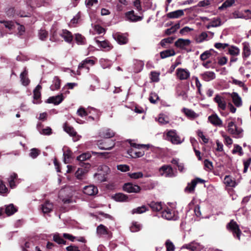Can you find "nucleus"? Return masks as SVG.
<instances>
[{"label":"nucleus","instance_id":"1","mask_svg":"<svg viewBox=\"0 0 251 251\" xmlns=\"http://www.w3.org/2000/svg\"><path fill=\"white\" fill-rule=\"evenodd\" d=\"M167 220L176 221L179 218L178 212L167 207H163L161 202H158V215Z\"/></svg>","mask_w":251,"mask_h":251},{"label":"nucleus","instance_id":"2","mask_svg":"<svg viewBox=\"0 0 251 251\" xmlns=\"http://www.w3.org/2000/svg\"><path fill=\"white\" fill-rule=\"evenodd\" d=\"M165 139L170 141L172 144L178 145L181 144L183 140H181L180 137L177 134L176 130H170L164 135Z\"/></svg>","mask_w":251,"mask_h":251},{"label":"nucleus","instance_id":"3","mask_svg":"<svg viewBox=\"0 0 251 251\" xmlns=\"http://www.w3.org/2000/svg\"><path fill=\"white\" fill-rule=\"evenodd\" d=\"M227 130L235 138H240L242 136L243 129L238 127L234 122H228Z\"/></svg>","mask_w":251,"mask_h":251},{"label":"nucleus","instance_id":"4","mask_svg":"<svg viewBox=\"0 0 251 251\" xmlns=\"http://www.w3.org/2000/svg\"><path fill=\"white\" fill-rule=\"evenodd\" d=\"M227 230L231 232L235 238L238 240L240 239V235L242 233L239 229V226L234 220H231L230 222L226 225Z\"/></svg>","mask_w":251,"mask_h":251},{"label":"nucleus","instance_id":"5","mask_svg":"<svg viewBox=\"0 0 251 251\" xmlns=\"http://www.w3.org/2000/svg\"><path fill=\"white\" fill-rule=\"evenodd\" d=\"M214 100L217 103L218 107L221 114L223 116H226L227 114L222 111H224L226 107V103L225 98L221 95H216L214 99Z\"/></svg>","mask_w":251,"mask_h":251},{"label":"nucleus","instance_id":"6","mask_svg":"<svg viewBox=\"0 0 251 251\" xmlns=\"http://www.w3.org/2000/svg\"><path fill=\"white\" fill-rule=\"evenodd\" d=\"M91 157V154L89 152L83 153L77 157L76 160L79 161V165L85 168H90L91 165L89 163L84 162L85 161L90 159Z\"/></svg>","mask_w":251,"mask_h":251},{"label":"nucleus","instance_id":"7","mask_svg":"<svg viewBox=\"0 0 251 251\" xmlns=\"http://www.w3.org/2000/svg\"><path fill=\"white\" fill-rule=\"evenodd\" d=\"M115 142L111 139H104L98 142V146L101 150H110L115 146Z\"/></svg>","mask_w":251,"mask_h":251},{"label":"nucleus","instance_id":"8","mask_svg":"<svg viewBox=\"0 0 251 251\" xmlns=\"http://www.w3.org/2000/svg\"><path fill=\"white\" fill-rule=\"evenodd\" d=\"M176 78L180 80H187L190 77V73L188 70L183 68H177L176 70Z\"/></svg>","mask_w":251,"mask_h":251},{"label":"nucleus","instance_id":"9","mask_svg":"<svg viewBox=\"0 0 251 251\" xmlns=\"http://www.w3.org/2000/svg\"><path fill=\"white\" fill-rule=\"evenodd\" d=\"M101 169L104 173L99 171L98 173L95 174V176L100 182H104L106 181V176L110 172V169L106 165L101 166Z\"/></svg>","mask_w":251,"mask_h":251},{"label":"nucleus","instance_id":"10","mask_svg":"<svg viewBox=\"0 0 251 251\" xmlns=\"http://www.w3.org/2000/svg\"><path fill=\"white\" fill-rule=\"evenodd\" d=\"M159 172L162 176L171 177L175 176L172 168L169 165H164L159 170Z\"/></svg>","mask_w":251,"mask_h":251},{"label":"nucleus","instance_id":"11","mask_svg":"<svg viewBox=\"0 0 251 251\" xmlns=\"http://www.w3.org/2000/svg\"><path fill=\"white\" fill-rule=\"evenodd\" d=\"M123 190L127 192V193H139L141 190V187L135 184H133L131 183H125L123 187Z\"/></svg>","mask_w":251,"mask_h":251},{"label":"nucleus","instance_id":"12","mask_svg":"<svg viewBox=\"0 0 251 251\" xmlns=\"http://www.w3.org/2000/svg\"><path fill=\"white\" fill-rule=\"evenodd\" d=\"M113 37L120 45L126 44L128 41L127 37L125 34L119 32L113 34Z\"/></svg>","mask_w":251,"mask_h":251},{"label":"nucleus","instance_id":"13","mask_svg":"<svg viewBox=\"0 0 251 251\" xmlns=\"http://www.w3.org/2000/svg\"><path fill=\"white\" fill-rule=\"evenodd\" d=\"M203 248V247L199 243L193 241L189 244H184L182 247V249H187L191 251H200Z\"/></svg>","mask_w":251,"mask_h":251},{"label":"nucleus","instance_id":"14","mask_svg":"<svg viewBox=\"0 0 251 251\" xmlns=\"http://www.w3.org/2000/svg\"><path fill=\"white\" fill-rule=\"evenodd\" d=\"M140 149H133L130 148L127 150V153L132 157V158H138L140 157H142L145 154V152L143 150L138 151V150H140Z\"/></svg>","mask_w":251,"mask_h":251},{"label":"nucleus","instance_id":"15","mask_svg":"<svg viewBox=\"0 0 251 251\" xmlns=\"http://www.w3.org/2000/svg\"><path fill=\"white\" fill-rule=\"evenodd\" d=\"M83 193L89 196H93L97 194L98 190L97 187L94 185L86 186L83 188Z\"/></svg>","mask_w":251,"mask_h":251},{"label":"nucleus","instance_id":"16","mask_svg":"<svg viewBox=\"0 0 251 251\" xmlns=\"http://www.w3.org/2000/svg\"><path fill=\"white\" fill-rule=\"evenodd\" d=\"M64 100V97L62 94L58 95L56 96H52L50 97L47 101V102L49 103H53L55 105L60 104Z\"/></svg>","mask_w":251,"mask_h":251},{"label":"nucleus","instance_id":"17","mask_svg":"<svg viewBox=\"0 0 251 251\" xmlns=\"http://www.w3.org/2000/svg\"><path fill=\"white\" fill-rule=\"evenodd\" d=\"M209 121L214 126H222V121L217 114H212L208 117Z\"/></svg>","mask_w":251,"mask_h":251},{"label":"nucleus","instance_id":"18","mask_svg":"<svg viewBox=\"0 0 251 251\" xmlns=\"http://www.w3.org/2000/svg\"><path fill=\"white\" fill-rule=\"evenodd\" d=\"M126 16L127 18L131 22H137L141 21L142 19V17L135 14L134 11L133 10L127 12L126 13Z\"/></svg>","mask_w":251,"mask_h":251},{"label":"nucleus","instance_id":"19","mask_svg":"<svg viewBox=\"0 0 251 251\" xmlns=\"http://www.w3.org/2000/svg\"><path fill=\"white\" fill-rule=\"evenodd\" d=\"M59 35L62 36L65 41L68 43H71L73 39L72 33L67 29L62 30V32L59 33Z\"/></svg>","mask_w":251,"mask_h":251},{"label":"nucleus","instance_id":"20","mask_svg":"<svg viewBox=\"0 0 251 251\" xmlns=\"http://www.w3.org/2000/svg\"><path fill=\"white\" fill-rule=\"evenodd\" d=\"M201 76L204 81H209L215 78L216 75L213 72L207 71L201 74Z\"/></svg>","mask_w":251,"mask_h":251},{"label":"nucleus","instance_id":"21","mask_svg":"<svg viewBox=\"0 0 251 251\" xmlns=\"http://www.w3.org/2000/svg\"><path fill=\"white\" fill-rule=\"evenodd\" d=\"M231 97L234 105L239 107L242 105V100L241 98L236 92H233L231 94Z\"/></svg>","mask_w":251,"mask_h":251},{"label":"nucleus","instance_id":"22","mask_svg":"<svg viewBox=\"0 0 251 251\" xmlns=\"http://www.w3.org/2000/svg\"><path fill=\"white\" fill-rule=\"evenodd\" d=\"M95 41L99 46L105 49L106 51H109L113 48V46L108 41H101L95 39Z\"/></svg>","mask_w":251,"mask_h":251},{"label":"nucleus","instance_id":"23","mask_svg":"<svg viewBox=\"0 0 251 251\" xmlns=\"http://www.w3.org/2000/svg\"><path fill=\"white\" fill-rule=\"evenodd\" d=\"M17 179L18 175L15 173H12L7 179L9 186L11 189H14L16 187V182Z\"/></svg>","mask_w":251,"mask_h":251},{"label":"nucleus","instance_id":"24","mask_svg":"<svg viewBox=\"0 0 251 251\" xmlns=\"http://www.w3.org/2000/svg\"><path fill=\"white\" fill-rule=\"evenodd\" d=\"M100 135L105 139H110V138L114 136L115 132L111 129H104L100 132Z\"/></svg>","mask_w":251,"mask_h":251},{"label":"nucleus","instance_id":"25","mask_svg":"<svg viewBox=\"0 0 251 251\" xmlns=\"http://www.w3.org/2000/svg\"><path fill=\"white\" fill-rule=\"evenodd\" d=\"M53 209V204L50 202L49 201H46L42 205V210L45 214H48L50 213Z\"/></svg>","mask_w":251,"mask_h":251},{"label":"nucleus","instance_id":"26","mask_svg":"<svg viewBox=\"0 0 251 251\" xmlns=\"http://www.w3.org/2000/svg\"><path fill=\"white\" fill-rule=\"evenodd\" d=\"M63 128L65 132L68 133L70 136L75 137L76 135V132L74 127L70 126L69 124L66 122L63 125Z\"/></svg>","mask_w":251,"mask_h":251},{"label":"nucleus","instance_id":"27","mask_svg":"<svg viewBox=\"0 0 251 251\" xmlns=\"http://www.w3.org/2000/svg\"><path fill=\"white\" fill-rule=\"evenodd\" d=\"M243 45V56L244 57H248L251 53L250 44L245 42L242 43Z\"/></svg>","mask_w":251,"mask_h":251},{"label":"nucleus","instance_id":"28","mask_svg":"<svg viewBox=\"0 0 251 251\" xmlns=\"http://www.w3.org/2000/svg\"><path fill=\"white\" fill-rule=\"evenodd\" d=\"M184 15L183 10H177L167 14V17L171 19H176Z\"/></svg>","mask_w":251,"mask_h":251},{"label":"nucleus","instance_id":"29","mask_svg":"<svg viewBox=\"0 0 251 251\" xmlns=\"http://www.w3.org/2000/svg\"><path fill=\"white\" fill-rule=\"evenodd\" d=\"M190 41L188 39H179L175 42V46L178 48H184L189 45Z\"/></svg>","mask_w":251,"mask_h":251},{"label":"nucleus","instance_id":"30","mask_svg":"<svg viewBox=\"0 0 251 251\" xmlns=\"http://www.w3.org/2000/svg\"><path fill=\"white\" fill-rule=\"evenodd\" d=\"M182 111L185 115L190 119H194L199 116V114L191 109L183 108Z\"/></svg>","mask_w":251,"mask_h":251},{"label":"nucleus","instance_id":"31","mask_svg":"<svg viewBox=\"0 0 251 251\" xmlns=\"http://www.w3.org/2000/svg\"><path fill=\"white\" fill-rule=\"evenodd\" d=\"M208 40V35L206 32H202L200 34L195 37V40L197 43H201L204 41H207Z\"/></svg>","mask_w":251,"mask_h":251},{"label":"nucleus","instance_id":"32","mask_svg":"<svg viewBox=\"0 0 251 251\" xmlns=\"http://www.w3.org/2000/svg\"><path fill=\"white\" fill-rule=\"evenodd\" d=\"M22 83L24 86H27L30 83V80L27 77V72L25 70L20 75Z\"/></svg>","mask_w":251,"mask_h":251},{"label":"nucleus","instance_id":"33","mask_svg":"<svg viewBox=\"0 0 251 251\" xmlns=\"http://www.w3.org/2000/svg\"><path fill=\"white\" fill-rule=\"evenodd\" d=\"M53 84L50 86L51 90L54 91L58 90L60 88L61 80L58 76H55L53 80Z\"/></svg>","mask_w":251,"mask_h":251},{"label":"nucleus","instance_id":"34","mask_svg":"<svg viewBox=\"0 0 251 251\" xmlns=\"http://www.w3.org/2000/svg\"><path fill=\"white\" fill-rule=\"evenodd\" d=\"M17 210V208L11 203L6 206L5 212L8 216H11L16 212Z\"/></svg>","mask_w":251,"mask_h":251},{"label":"nucleus","instance_id":"35","mask_svg":"<svg viewBox=\"0 0 251 251\" xmlns=\"http://www.w3.org/2000/svg\"><path fill=\"white\" fill-rule=\"evenodd\" d=\"M113 198L117 201L123 202L127 201L128 197L123 193H117L115 194Z\"/></svg>","mask_w":251,"mask_h":251},{"label":"nucleus","instance_id":"36","mask_svg":"<svg viewBox=\"0 0 251 251\" xmlns=\"http://www.w3.org/2000/svg\"><path fill=\"white\" fill-rule=\"evenodd\" d=\"M196 186V182L195 180H192L191 182L187 184V186L185 187L184 191L186 193H193Z\"/></svg>","mask_w":251,"mask_h":251},{"label":"nucleus","instance_id":"37","mask_svg":"<svg viewBox=\"0 0 251 251\" xmlns=\"http://www.w3.org/2000/svg\"><path fill=\"white\" fill-rule=\"evenodd\" d=\"M97 232L99 235H106L108 234L109 230L108 228L104 225L100 224L97 226Z\"/></svg>","mask_w":251,"mask_h":251},{"label":"nucleus","instance_id":"38","mask_svg":"<svg viewBox=\"0 0 251 251\" xmlns=\"http://www.w3.org/2000/svg\"><path fill=\"white\" fill-rule=\"evenodd\" d=\"M90 168H78L75 173V176L78 179H82L83 175L86 173Z\"/></svg>","mask_w":251,"mask_h":251},{"label":"nucleus","instance_id":"39","mask_svg":"<svg viewBox=\"0 0 251 251\" xmlns=\"http://www.w3.org/2000/svg\"><path fill=\"white\" fill-rule=\"evenodd\" d=\"M75 41L78 45H85L86 44V39L84 36L79 33L75 34Z\"/></svg>","mask_w":251,"mask_h":251},{"label":"nucleus","instance_id":"40","mask_svg":"<svg viewBox=\"0 0 251 251\" xmlns=\"http://www.w3.org/2000/svg\"><path fill=\"white\" fill-rule=\"evenodd\" d=\"M160 54L161 58H165L175 55L176 52L173 50H166L161 51Z\"/></svg>","mask_w":251,"mask_h":251},{"label":"nucleus","instance_id":"41","mask_svg":"<svg viewBox=\"0 0 251 251\" xmlns=\"http://www.w3.org/2000/svg\"><path fill=\"white\" fill-rule=\"evenodd\" d=\"M224 183L229 187H235L236 186L235 181L229 176H226L225 177Z\"/></svg>","mask_w":251,"mask_h":251},{"label":"nucleus","instance_id":"42","mask_svg":"<svg viewBox=\"0 0 251 251\" xmlns=\"http://www.w3.org/2000/svg\"><path fill=\"white\" fill-rule=\"evenodd\" d=\"M180 28V23L178 22L172 26L171 28L167 29L165 30V33L167 35H170L175 33L178 29Z\"/></svg>","mask_w":251,"mask_h":251},{"label":"nucleus","instance_id":"43","mask_svg":"<svg viewBox=\"0 0 251 251\" xmlns=\"http://www.w3.org/2000/svg\"><path fill=\"white\" fill-rule=\"evenodd\" d=\"M228 53L232 56H237L239 54L240 50L237 47L231 46L228 48Z\"/></svg>","mask_w":251,"mask_h":251},{"label":"nucleus","instance_id":"44","mask_svg":"<svg viewBox=\"0 0 251 251\" xmlns=\"http://www.w3.org/2000/svg\"><path fill=\"white\" fill-rule=\"evenodd\" d=\"M158 122L162 125L166 124L169 123V118L167 115L160 114L158 117Z\"/></svg>","mask_w":251,"mask_h":251},{"label":"nucleus","instance_id":"45","mask_svg":"<svg viewBox=\"0 0 251 251\" xmlns=\"http://www.w3.org/2000/svg\"><path fill=\"white\" fill-rule=\"evenodd\" d=\"M210 22L213 27H216L221 26L223 23L220 17H214L210 20Z\"/></svg>","mask_w":251,"mask_h":251},{"label":"nucleus","instance_id":"46","mask_svg":"<svg viewBox=\"0 0 251 251\" xmlns=\"http://www.w3.org/2000/svg\"><path fill=\"white\" fill-rule=\"evenodd\" d=\"M42 87L40 85L38 84L33 91V98L35 100H38L41 98L40 90Z\"/></svg>","mask_w":251,"mask_h":251},{"label":"nucleus","instance_id":"47","mask_svg":"<svg viewBox=\"0 0 251 251\" xmlns=\"http://www.w3.org/2000/svg\"><path fill=\"white\" fill-rule=\"evenodd\" d=\"M72 155L73 152L70 150H67L64 152V162L65 164L69 163L70 160L72 158Z\"/></svg>","mask_w":251,"mask_h":251},{"label":"nucleus","instance_id":"48","mask_svg":"<svg viewBox=\"0 0 251 251\" xmlns=\"http://www.w3.org/2000/svg\"><path fill=\"white\" fill-rule=\"evenodd\" d=\"M148 209L145 205H142L140 207H138L136 208H134L132 210V214H142L146 211H147Z\"/></svg>","mask_w":251,"mask_h":251},{"label":"nucleus","instance_id":"49","mask_svg":"<svg viewBox=\"0 0 251 251\" xmlns=\"http://www.w3.org/2000/svg\"><path fill=\"white\" fill-rule=\"evenodd\" d=\"M173 37H168L161 40L160 44L162 47L167 48L168 46L172 43L174 40Z\"/></svg>","mask_w":251,"mask_h":251},{"label":"nucleus","instance_id":"50","mask_svg":"<svg viewBox=\"0 0 251 251\" xmlns=\"http://www.w3.org/2000/svg\"><path fill=\"white\" fill-rule=\"evenodd\" d=\"M128 176L132 179H137L143 177V174L141 172H135V173H128L127 174Z\"/></svg>","mask_w":251,"mask_h":251},{"label":"nucleus","instance_id":"51","mask_svg":"<svg viewBox=\"0 0 251 251\" xmlns=\"http://www.w3.org/2000/svg\"><path fill=\"white\" fill-rule=\"evenodd\" d=\"M222 136L224 139L225 144L227 145H231L233 143V141L232 139L228 136H227L226 133L224 132H221Z\"/></svg>","mask_w":251,"mask_h":251},{"label":"nucleus","instance_id":"52","mask_svg":"<svg viewBox=\"0 0 251 251\" xmlns=\"http://www.w3.org/2000/svg\"><path fill=\"white\" fill-rule=\"evenodd\" d=\"M213 51V50H210L203 52L200 56L201 59L204 61L209 58L212 55L211 51Z\"/></svg>","mask_w":251,"mask_h":251},{"label":"nucleus","instance_id":"53","mask_svg":"<svg viewBox=\"0 0 251 251\" xmlns=\"http://www.w3.org/2000/svg\"><path fill=\"white\" fill-rule=\"evenodd\" d=\"M8 193V189L5 186L4 182L2 180H0V194H5Z\"/></svg>","mask_w":251,"mask_h":251},{"label":"nucleus","instance_id":"54","mask_svg":"<svg viewBox=\"0 0 251 251\" xmlns=\"http://www.w3.org/2000/svg\"><path fill=\"white\" fill-rule=\"evenodd\" d=\"M166 251H174L175 247L172 242L170 240H167L165 242Z\"/></svg>","mask_w":251,"mask_h":251},{"label":"nucleus","instance_id":"55","mask_svg":"<svg viewBox=\"0 0 251 251\" xmlns=\"http://www.w3.org/2000/svg\"><path fill=\"white\" fill-rule=\"evenodd\" d=\"M232 151L233 154L238 153L240 156L243 154L242 147L237 144L234 145V148Z\"/></svg>","mask_w":251,"mask_h":251},{"label":"nucleus","instance_id":"56","mask_svg":"<svg viewBox=\"0 0 251 251\" xmlns=\"http://www.w3.org/2000/svg\"><path fill=\"white\" fill-rule=\"evenodd\" d=\"M129 143L130 144L131 147L133 148V149H145L148 148V145L144 144H137L136 143H133L132 142L131 140L128 141Z\"/></svg>","mask_w":251,"mask_h":251},{"label":"nucleus","instance_id":"57","mask_svg":"<svg viewBox=\"0 0 251 251\" xmlns=\"http://www.w3.org/2000/svg\"><path fill=\"white\" fill-rule=\"evenodd\" d=\"M39 36L40 39L45 41L48 36V32L46 30L41 29L39 31Z\"/></svg>","mask_w":251,"mask_h":251},{"label":"nucleus","instance_id":"58","mask_svg":"<svg viewBox=\"0 0 251 251\" xmlns=\"http://www.w3.org/2000/svg\"><path fill=\"white\" fill-rule=\"evenodd\" d=\"M40 154V151L36 148L31 149L29 156L32 158H36Z\"/></svg>","mask_w":251,"mask_h":251},{"label":"nucleus","instance_id":"59","mask_svg":"<svg viewBox=\"0 0 251 251\" xmlns=\"http://www.w3.org/2000/svg\"><path fill=\"white\" fill-rule=\"evenodd\" d=\"M234 3V0H226L222 5L219 7L220 10L231 6Z\"/></svg>","mask_w":251,"mask_h":251},{"label":"nucleus","instance_id":"60","mask_svg":"<svg viewBox=\"0 0 251 251\" xmlns=\"http://www.w3.org/2000/svg\"><path fill=\"white\" fill-rule=\"evenodd\" d=\"M211 3V0H203L199 1L197 4L198 7H206Z\"/></svg>","mask_w":251,"mask_h":251},{"label":"nucleus","instance_id":"61","mask_svg":"<svg viewBox=\"0 0 251 251\" xmlns=\"http://www.w3.org/2000/svg\"><path fill=\"white\" fill-rule=\"evenodd\" d=\"M117 169L122 172H126L130 170V167L128 165L126 164H120L117 166Z\"/></svg>","mask_w":251,"mask_h":251},{"label":"nucleus","instance_id":"62","mask_svg":"<svg viewBox=\"0 0 251 251\" xmlns=\"http://www.w3.org/2000/svg\"><path fill=\"white\" fill-rule=\"evenodd\" d=\"M141 227L140 224H138L137 222H133L130 227V230L133 232H137L140 230Z\"/></svg>","mask_w":251,"mask_h":251},{"label":"nucleus","instance_id":"63","mask_svg":"<svg viewBox=\"0 0 251 251\" xmlns=\"http://www.w3.org/2000/svg\"><path fill=\"white\" fill-rule=\"evenodd\" d=\"M77 114L80 117L86 116L88 115L87 111L82 107H80L77 111Z\"/></svg>","mask_w":251,"mask_h":251},{"label":"nucleus","instance_id":"64","mask_svg":"<svg viewBox=\"0 0 251 251\" xmlns=\"http://www.w3.org/2000/svg\"><path fill=\"white\" fill-rule=\"evenodd\" d=\"M52 129L50 127H47L45 128H43L40 131V133L45 135H50L52 134Z\"/></svg>","mask_w":251,"mask_h":251}]
</instances>
